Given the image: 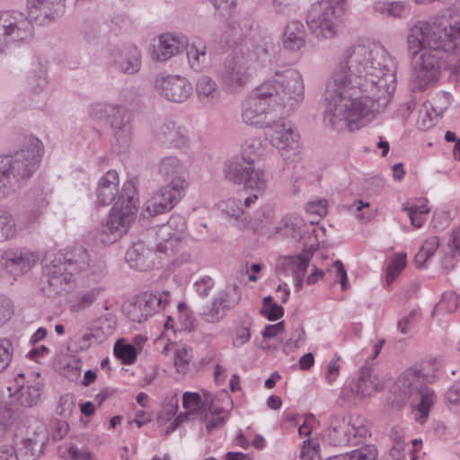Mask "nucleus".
Here are the masks:
<instances>
[{"label": "nucleus", "instance_id": "nucleus-8", "mask_svg": "<svg viewBox=\"0 0 460 460\" xmlns=\"http://www.w3.org/2000/svg\"><path fill=\"white\" fill-rule=\"evenodd\" d=\"M185 171L183 163L176 156H166L160 160L158 174L168 183L146 203L142 213L145 217L168 212L182 199L186 186Z\"/></svg>", "mask_w": 460, "mask_h": 460}, {"label": "nucleus", "instance_id": "nucleus-28", "mask_svg": "<svg viewBox=\"0 0 460 460\" xmlns=\"http://www.w3.org/2000/svg\"><path fill=\"white\" fill-rule=\"evenodd\" d=\"M63 256L72 278L75 274L86 271L89 267L90 256L87 250L83 246L69 249L63 253Z\"/></svg>", "mask_w": 460, "mask_h": 460}, {"label": "nucleus", "instance_id": "nucleus-58", "mask_svg": "<svg viewBox=\"0 0 460 460\" xmlns=\"http://www.w3.org/2000/svg\"><path fill=\"white\" fill-rule=\"evenodd\" d=\"M353 207H355L358 211L356 217L359 219L369 221L375 217L376 213L372 208H370V204L368 202L358 200L353 203Z\"/></svg>", "mask_w": 460, "mask_h": 460}, {"label": "nucleus", "instance_id": "nucleus-43", "mask_svg": "<svg viewBox=\"0 0 460 460\" xmlns=\"http://www.w3.org/2000/svg\"><path fill=\"white\" fill-rule=\"evenodd\" d=\"M192 358V349L186 345L177 347L174 351V366L176 371L185 375L189 371V365Z\"/></svg>", "mask_w": 460, "mask_h": 460}, {"label": "nucleus", "instance_id": "nucleus-39", "mask_svg": "<svg viewBox=\"0 0 460 460\" xmlns=\"http://www.w3.org/2000/svg\"><path fill=\"white\" fill-rule=\"evenodd\" d=\"M186 229V222L183 217L180 215H172L166 224H163L158 227L159 235L164 239L168 234H175L183 237Z\"/></svg>", "mask_w": 460, "mask_h": 460}, {"label": "nucleus", "instance_id": "nucleus-7", "mask_svg": "<svg viewBox=\"0 0 460 460\" xmlns=\"http://www.w3.org/2000/svg\"><path fill=\"white\" fill-rule=\"evenodd\" d=\"M426 376L420 370L411 367L404 371L390 387L387 402L391 408L399 411L408 402L427 419L430 408L436 402L432 389L425 385Z\"/></svg>", "mask_w": 460, "mask_h": 460}, {"label": "nucleus", "instance_id": "nucleus-54", "mask_svg": "<svg viewBox=\"0 0 460 460\" xmlns=\"http://www.w3.org/2000/svg\"><path fill=\"white\" fill-rule=\"evenodd\" d=\"M86 270L88 271L89 279L93 282H99L107 273L106 266L104 262L101 261L93 262V264L89 263V267Z\"/></svg>", "mask_w": 460, "mask_h": 460}, {"label": "nucleus", "instance_id": "nucleus-16", "mask_svg": "<svg viewBox=\"0 0 460 460\" xmlns=\"http://www.w3.org/2000/svg\"><path fill=\"white\" fill-rule=\"evenodd\" d=\"M277 121V119L275 120ZM272 134L270 135V143L276 147L285 161L295 162L299 152L298 132L289 123H276Z\"/></svg>", "mask_w": 460, "mask_h": 460}, {"label": "nucleus", "instance_id": "nucleus-59", "mask_svg": "<svg viewBox=\"0 0 460 460\" xmlns=\"http://www.w3.org/2000/svg\"><path fill=\"white\" fill-rule=\"evenodd\" d=\"M51 438L55 441L62 439L69 430V425L66 420H56L51 425Z\"/></svg>", "mask_w": 460, "mask_h": 460}, {"label": "nucleus", "instance_id": "nucleus-35", "mask_svg": "<svg viewBox=\"0 0 460 460\" xmlns=\"http://www.w3.org/2000/svg\"><path fill=\"white\" fill-rule=\"evenodd\" d=\"M155 234L157 241L155 252L164 254L165 257L170 258L181 250L183 237L175 234H168L164 239H162L159 235V230L156 231Z\"/></svg>", "mask_w": 460, "mask_h": 460}, {"label": "nucleus", "instance_id": "nucleus-40", "mask_svg": "<svg viewBox=\"0 0 460 460\" xmlns=\"http://www.w3.org/2000/svg\"><path fill=\"white\" fill-rule=\"evenodd\" d=\"M377 449L373 445H366L350 453L332 456L327 460H376Z\"/></svg>", "mask_w": 460, "mask_h": 460}, {"label": "nucleus", "instance_id": "nucleus-22", "mask_svg": "<svg viewBox=\"0 0 460 460\" xmlns=\"http://www.w3.org/2000/svg\"><path fill=\"white\" fill-rule=\"evenodd\" d=\"M96 202L102 206L111 205L119 195V175L110 170L99 180L95 190Z\"/></svg>", "mask_w": 460, "mask_h": 460}, {"label": "nucleus", "instance_id": "nucleus-56", "mask_svg": "<svg viewBox=\"0 0 460 460\" xmlns=\"http://www.w3.org/2000/svg\"><path fill=\"white\" fill-rule=\"evenodd\" d=\"M215 282L209 276H204L194 283V288L197 293L201 297H207L210 290L214 288Z\"/></svg>", "mask_w": 460, "mask_h": 460}, {"label": "nucleus", "instance_id": "nucleus-41", "mask_svg": "<svg viewBox=\"0 0 460 460\" xmlns=\"http://www.w3.org/2000/svg\"><path fill=\"white\" fill-rule=\"evenodd\" d=\"M115 357L125 365L133 364L137 358V351L134 345L119 340L113 348Z\"/></svg>", "mask_w": 460, "mask_h": 460}, {"label": "nucleus", "instance_id": "nucleus-30", "mask_svg": "<svg viewBox=\"0 0 460 460\" xmlns=\"http://www.w3.org/2000/svg\"><path fill=\"white\" fill-rule=\"evenodd\" d=\"M47 70L42 66H39L31 71L27 77V88L31 97L40 96L48 87Z\"/></svg>", "mask_w": 460, "mask_h": 460}, {"label": "nucleus", "instance_id": "nucleus-48", "mask_svg": "<svg viewBox=\"0 0 460 460\" xmlns=\"http://www.w3.org/2000/svg\"><path fill=\"white\" fill-rule=\"evenodd\" d=\"M13 354V346L10 340L0 338V373L9 366Z\"/></svg>", "mask_w": 460, "mask_h": 460}, {"label": "nucleus", "instance_id": "nucleus-18", "mask_svg": "<svg viewBox=\"0 0 460 460\" xmlns=\"http://www.w3.org/2000/svg\"><path fill=\"white\" fill-rule=\"evenodd\" d=\"M153 136L158 143L169 148H182L189 141L187 129L172 120L156 125Z\"/></svg>", "mask_w": 460, "mask_h": 460}, {"label": "nucleus", "instance_id": "nucleus-27", "mask_svg": "<svg viewBox=\"0 0 460 460\" xmlns=\"http://www.w3.org/2000/svg\"><path fill=\"white\" fill-rule=\"evenodd\" d=\"M310 257L309 254H299L296 256L285 257L282 261V266L287 271L293 274L296 279V287L297 288H302L303 278L309 266Z\"/></svg>", "mask_w": 460, "mask_h": 460}, {"label": "nucleus", "instance_id": "nucleus-63", "mask_svg": "<svg viewBox=\"0 0 460 460\" xmlns=\"http://www.w3.org/2000/svg\"><path fill=\"white\" fill-rule=\"evenodd\" d=\"M26 199L32 210L39 209L47 205V201L40 191L28 193Z\"/></svg>", "mask_w": 460, "mask_h": 460}, {"label": "nucleus", "instance_id": "nucleus-44", "mask_svg": "<svg viewBox=\"0 0 460 460\" xmlns=\"http://www.w3.org/2000/svg\"><path fill=\"white\" fill-rule=\"evenodd\" d=\"M226 314L227 311L214 297L211 305L203 308L202 312H200V317L207 323H217L223 320Z\"/></svg>", "mask_w": 460, "mask_h": 460}, {"label": "nucleus", "instance_id": "nucleus-6", "mask_svg": "<svg viewBox=\"0 0 460 460\" xmlns=\"http://www.w3.org/2000/svg\"><path fill=\"white\" fill-rule=\"evenodd\" d=\"M43 153L41 141L29 136L12 155H0V200L21 189L38 168Z\"/></svg>", "mask_w": 460, "mask_h": 460}, {"label": "nucleus", "instance_id": "nucleus-37", "mask_svg": "<svg viewBox=\"0 0 460 460\" xmlns=\"http://www.w3.org/2000/svg\"><path fill=\"white\" fill-rule=\"evenodd\" d=\"M374 11L384 16L402 18L405 15L406 5L403 2L378 1L374 4Z\"/></svg>", "mask_w": 460, "mask_h": 460}, {"label": "nucleus", "instance_id": "nucleus-61", "mask_svg": "<svg viewBox=\"0 0 460 460\" xmlns=\"http://www.w3.org/2000/svg\"><path fill=\"white\" fill-rule=\"evenodd\" d=\"M305 210L308 213L323 217L327 214V200L325 199H320L315 201H310L306 203Z\"/></svg>", "mask_w": 460, "mask_h": 460}, {"label": "nucleus", "instance_id": "nucleus-11", "mask_svg": "<svg viewBox=\"0 0 460 460\" xmlns=\"http://www.w3.org/2000/svg\"><path fill=\"white\" fill-rule=\"evenodd\" d=\"M345 10L343 5L336 6L330 0H320L314 3L306 15V23L311 33L316 38L332 39L334 37Z\"/></svg>", "mask_w": 460, "mask_h": 460}, {"label": "nucleus", "instance_id": "nucleus-49", "mask_svg": "<svg viewBox=\"0 0 460 460\" xmlns=\"http://www.w3.org/2000/svg\"><path fill=\"white\" fill-rule=\"evenodd\" d=\"M406 266V255L398 254L390 263L386 271V281L391 283Z\"/></svg>", "mask_w": 460, "mask_h": 460}, {"label": "nucleus", "instance_id": "nucleus-20", "mask_svg": "<svg viewBox=\"0 0 460 460\" xmlns=\"http://www.w3.org/2000/svg\"><path fill=\"white\" fill-rule=\"evenodd\" d=\"M155 256V252L139 242L134 243L127 251L125 259L131 268L140 271H146L154 267Z\"/></svg>", "mask_w": 460, "mask_h": 460}, {"label": "nucleus", "instance_id": "nucleus-2", "mask_svg": "<svg viewBox=\"0 0 460 460\" xmlns=\"http://www.w3.org/2000/svg\"><path fill=\"white\" fill-rule=\"evenodd\" d=\"M407 43L412 58L420 54L413 66L411 91L424 92L437 84L442 70L460 66V18L450 15L438 23L418 21Z\"/></svg>", "mask_w": 460, "mask_h": 460}, {"label": "nucleus", "instance_id": "nucleus-52", "mask_svg": "<svg viewBox=\"0 0 460 460\" xmlns=\"http://www.w3.org/2000/svg\"><path fill=\"white\" fill-rule=\"evenodd\" d=\"M213 6L216 9V12L225 17L227 18L231 16L233 13L235 6L236 2L235 0H209Z\"/></svg>", "mask_w": 460, "mask_h": 460}, {"label": "nucleus", "instance_id": "nucleus-4", "mask_svg": "<svg viewBox=\"0 0 460 460\" xmlns=\"http://www.w3.org/2000/svg\"><path fill=\"white\" fill-rule=\"evenodd\" d=\"M66 0H27L28 15L19 11L0 13V55L29 43L34 35L32 21L48 25L65 13Z\"/></svg>", "mask_w": 460, "mask_h": 460}, {"label": "nucleus", "instance_id": "nucleus-60", "mask_svg": "<svg viewBox=\"0 0 460 460\" xmlns=\"http://www.w3.org/2000/svg\"><path fill=\"white\" fill-rule=\"evenodd\" d=\"M260 314L266 317L269 321H276L284 315V308L278 305H270V306L261 307Z\"/></svg>", "mask_w": 460, "mask_h": 460}, {"label": "nucleus", "instance_id": "nucleus-42", "mask_svg": "<svg viewBox=\"0 0 460 460\" xmlns=\"http://www.w3.org/2000/svg\"><path fill=\"white\" fill-rule=\"evenodd\" d=\"M458 305H459L458 296L453 291L445 292L442 295L440 301L436 304V305L432 311V315H434L435 313H438V314L453 313L456 310Z\"/></svg>", "mask_w": 460, "mask_h": 460}, {"label": "nucleus", "instance_id": "nucleus-51", "mask_svg": "<svg viewBox=\"0 0 460 460\" xmlns=\"http://www.w3.org/2000/svg\"><path fill=\"white\" fill-rule=\"evenodd\" d=\"M182 405L186 410L196 407L197 413L206 410L199 393L185 392L182 395Z\"/></svg>", "mask_w": 460, "mask_h": 460}, {"label": "nucleus", "instance_id": "nucleus-15", "mask_svg": "<svg viewBox=\"0 0 460 460\" xmlns=\"http://www.w3.org/2000/svg\"><path fill=\"white\" fill-rule=\"evenodd\" d=\"M39 260L40 256L36 252L22 247L8 248L0 257L2 268L13 279L29 272Z\"/></svg>", "mask_w": 460, "mask_h": 460}, {"label": "nucleus", "instance_id": "nucleus-19", "mask_svg": "<svg viewBox=\"0 0 460 460\" xmlns=\"http://www.w3.org/2000/svg\"><path fill=\"white\" fill-rule=\"evenodd\" d=\"M111 66L119 72L134 75L141 68V53L137 48L115 51L112 54Z\"/></svg>", "mask_w": 460, "mask_h": 460}, {"label": "nucleus", "instance_id": "nucleus-32", "mask_svg": "<svg viewBox=\"0 0 460 460\" xmlns=\"http://www.w3.org/2000/svg\"><path fill=\"white\" fill-rule=\"evenodd\" d=\"M45 446V438H27L24 439L21 447L15 449L17 460H36L42 453Z\"/></svg>", "mask_w": 460, "mask_h": 460}, {"label": "nucleus", "instance_id": "nucleus-25", "mask_svg": "<svg viewBox=\"0 0 460 460\" xmlns=\"http://www.w3.org/2000/svg\"><path fill=\"white\" fill-rule=\"evenodd\" d=\"M185 49L189 64L193 70L201 72L210 66L207 46L201 40H195L191 44L186 45Z\"/></svg>", "mask_w": 460, "mask_h": 460}, {"label": "nucleus", "instance_id": "nucleus-62", "mask_svg": "<svg viewBox=\"0 0 460 460\" xmlns=\"http://www.w3.org/2000/svg\"><path fill=\"white\" fill-rule=\"evenodd\" d=\"M305 341V331L301 325H298L291 334V337L286 341V346L289 349L298 348Z\"/></svg>", "mask_w": 460, "mask_h": 460}, {"label": "nucleus", "instance_id": "nucleus-21", "mask_svg": "<svg viewBox=\"0 0 460 460\" xmlns=\"http://www.w3.org/2000/svg\"><path fill=\"white\" fill-rule=\"evenodd\" d=\"M218 82L208 75H199L195 83L196 95L203 105L211 106L217 102L221 97V89Z\"/></svg>", "mask_w": 460, "mask_h": 460}, {"label": "nucleus", "instance_id": "nucleus-1", "mask_svg": "<svg viewBox=\"0 0 460 460\" xmlns=\"http://www.w3.org/2000/svg\"><path fill=\"white\" fill-rule=\"evenodd\" d=\"M396 64L380 44L347 48L323 93V122L354 131L383 112L396 87Z\"/></svg>", "mask_w": 460, "mask_h": 460}, {"label": "nucleus", "instance_id": "nucleus-34", "mask_svg": "<svg viewBox=\"0 0 460 460\" xmlns=\"http://www.w3.org/2000/svg\"><path fill=\"white\" fill-rule=\"evenodd\" d=\"M241 158L246 160L252 165L256 159L261 158L266 153V142L260 137L246 140L242 146Z\"/></svg>", "mask_w": 460, "mask_h": 460}, {"label": "nucleus", "instance_id": "nucleus-17", "mask_svg": "<svg viewBox=\"0 0 460 460\" xmlns=\"http://www.w3.org/2000/svg\"><path fill=\"white\" fill-rule=\"evenodd\" d=\"M155 85L158 93L173 102H183L192 94V85L181 75H162L155 77Z\"/></svg>", "mask_w": 460, "mask_h": 460}, {"label": "nucleus", "instance_id": "nucleus-31", "mask_svg": "<svg viewBox=\"0 0 460 460\" xmlns=\"http://www.w3.org/2000/svg\"><path fill=\"white\" fill-rule=\"evenodd\" d=\"M16 384V394L19 404L26 408L36 406L40 399V385L38 383L37 385L24 386L20 385L17 379Z\"/></svg>", "mask_w": 460, "mask_h": 460}, {"label": "nucleus", "instance_id": "nucleus-3", "mask_svg": "<svg viewBox=\"0 0 460 460\" xmlns=\"http://www.w3.org/2000/svg\"><path fill=\"white\" fill-rule=\"evenodd\" d=\"M275 75L278 79L261 84L243 102L244 123L270 128L276 119L290 115L304 100V82L297 70H277Z\"/></svg>", "mask_w": 460, "mask_h": 460}, {"label": "nucleus", "instance_id": "nucleus-24", "mask_svg": "<svg viewBox=\"0 0 460 460\" xmlns=\"http://www.w3.org/2000/svg\"><path fill=\"white\" fill-rule=\"evenodd\" d=\"M282 43L286 49L298 51L305 46L306 31L305 25L300 21L289 22L284 29Z\"/></svg>", "mask_w": 460, "mask_h": 460}, {"label": "nucleus", "instance_id": "nucleus-55", "mask_svg": "<svg viewBox=\"0 0 460 460\" xmlns=\"http://www.w3.org/2000/svg\"><path fill=\"white\" fill-rule=\"evenodd\" d=\"M13 313V305L9 297L0 294V325L6 323Z\"/></svg>", "mask_w": 460, "mask_h": 460}, {"label": "nucleus", "instance_id": "nucleus-64", "mask_svg": "<svg viewBox=\"0 0 460 460\" xmlns=\"http://www.w3.org/2000/svg\"><path fill=\"white\" fill-rule=\"evenodd\" d=\"M445 399L448 403L460 402V380L452 385L445 394Z\"/></svg>", "mask_w": 460, "mask_h": 460}, {"label": "nucleus", "instance_id": "nucleus-36", "mask_svg": "<svg viewBox=\"0 0 460 460\" xmlns=\"http://www.w3.org/2000/svg\"><path fill=\"white\" fill-rule=\"evenodd\" d=\"M215 298L218 304L228 312L231 308L239 304L241 300V289L236 284L228 286L226 289L218 292Z\"/></svg>", "mask_w": 460, "mask_h": 460}, {"label": "nucleus", "instance_id": "nucleus-9", "mask_svg": "<svg viewBox=\"0 0 460 460\" xmlns=\"http://www.w3.org/2000/svg\"><path fill=\"white\" fill-rule=\"evenodd\" d=\"M138 196L134 181H127L118 195V200L111 208L105 223H102L96 238L104 244H111L122 237L135 221Z\"/></svg>", "mask_w": 460, "mask_h": 460}, {"label": "nucleus", "instance_id": "nucleus-46", "mask_svg": "<svg viewBox=\"0 0 460 460\" xmlns=\"http://www.w3.org/2000/svg\"><path fill=\"white\" fill-rule=\"evenodd\" d=\"M60 455L66 459L71 460H92L93 454L87 449L78 447L75 444H70L60 448Z\"/></svg>", "mask_w": 460, "mask_h": 460}, {"label": "nucleus", "instance_id": "nucleus-13", "mask_svg": "<svg viewBox=\"0 0 460 460\" xmlns=\"http://www.w3.org/2000/svg\"><path fill=\"white\" fill-rule=\"evenodd\" d=\"M226 178L234 184H243L246 190L263 193L269 179L264 171L253 169L252 164L241 157H234L225 164Z\"/></svg>", "mask_w": 460, "mask_h": 460}, {"label": "nucleus", "instance_id": "nucleus-23", "mask_svg": "<svg viewBox=\"0 0 460 460\" xmlns=\"http://www.w3.org/2000/svg\"><path fill=\"white\" fill-rule=\"evenodd\" d=\"M324 436L328 442L333 446L356 443L352 441L350 421L346 420L343 417H333Z\"/></svg>", "mask_w": 460, "mask_h": 460}, {"label": "nucleus", "instance_id": "nucleus-38", "mask_svg": "<svg viewBox=\"0 0 460 460\" xmlns=\"http://www.w3.org/2000/svg\"><path fill=\"white\" fill-rule=\"evenodd\" d=\"M17 226L11 212L0 209V243H4L15 237Z\"/></svg>", "mask_w": 460, "mask_h": 460}, {"label": "nucleus", "instance_id": "nucleus-57", "mask_svg": "<svg viewBox=\"0 0 460 460\" xmlns=\"http://www.w3.org/2000/svg\"><path fill=\"white\" fill-rule=\"evenodd\" d=\"M75 403L73 397L69 394L61 396L57 407V413L64 418L71 415Z\"/></svg>", "mask_w": 460, "mask_h": 460}, {"label": "nucleus", "instance_id": "nucleus-14", "mask_svg": "<svg viewBox=\"0 0 460 460\" xmlns=\"http://www.w3.org/2000/svg\"><path fill=\"white\" fill-rule=\"evenodd\" d=\"M170 296L169 291H164L159 296L145 292L125 304L123 312L130 321L140 323L146 321L157 308L165 309L170 303Z\"/></svg>", "mask_w": 460, "mask_h": 460}, {"label": "nucleus", "instance_id": "nucleus-10", "mask_svg": "<svg viewBox=\"0 0 460 460\" xmlns=\"http://www.w3.org/2000/svg\"><path fill=\"white\" fill-rule=\"evenodd\" d=\"M93 119L104 121L113 134L116 144L125 148L132 137L131 114L121 105L97 103L89 111Z\"/></svg>", "mask_w": 460, "mask_h": 460}, {"label": "nucleus", "instance_id": "nucleus-47", "mask_svg": "<svg viewBox=\"0 0 460 460\" xmlns=\"http://www.w3.org/2000/svg\"><path fill=\"white\" fill-rule=\"evenodd\" d=\"M326 274L333 277L335 282L338 281L339 279L342 290H346L349 287L347 271L341 260H336L332 266L327 270Z\"/></svg>", "mask_w": 460, "mask_h": 460}, {"label": "nucleus", "instance_id": "nucleus-33", "mask_svg": "<svg viewBox=\"0 0 460 460\" xmlns=\"http://www.w3.org/2000/svg\"><path fill=\"white\" fill-rule=\"evenodd\" d=\"M103 288L95 287L88 290L78 292L70 301V310L78 313L89 308L102 292Z\"/></svg>", "mask_w": 460, "mask_h": 460}, {"label": "nucleus", "instance_id": "nucleus-26", "mask_svg": "<svg viewBox=\"0 0 460 460\" xmlns=\"http://www.w3.org/2000/svg\"><path fill=\"white\" fill-rule=\"evenodd\" d=\"M183 41L172 34H164L159 39V43L155 47L154 56L159 61H166L178 54L185 48Z\"/></svg>", "mask_w": 460, "mask_h": 460}, {"label": "nucleus", "instance_id": "nucleus-29", "mask_svg": "<svg viewBox=\"0 0 460 460\" xmlns=\"http://www.w3.org/2000/svg\"><path fill=\"white\" fill-rule=\"evenodd\" d=\"M376 389L377 385L372 378V367L367 363L360 368L358 378L351 387V391L355 394L366 397L369 396Z\"/></svg>", "mask_w": 460, "mask_h": 460}, {"label": "nucleus", "instance_id": "nucleus-53", "mask_svg": "<svg viewBox=\"0 0 460 460\" xmlns=\"http://www.w3.org/2000/svg\"><path fill=\"white\" fill-rule=\"evenodd\" d=\"M350 430H351V437L352 441L358 437V438H366L368 435V427L365 423V420L360 417H356L354 419H351L350 420Z\"/></svg>", "mask_w": 460, "mask_h": 460}, {"label": "nucleus", "instance_id": "nucleus-45", "mask_svg": "<svg viewBox=\"0 0 460 460\" xmlns=\"http://www.w3.org/2000/svg\"><path fill=\"white\" fill-rule=\"evenodd\" d=\"M442 251L445 253L442 264L447 268V261L451 258L460 255V229H456L451 233L447 248H442Z\"/></svg>", "mask_w": 460, "mask_h": 460}, {"label": "nucleus", "instance_id": "nucleus-12", "mask_svg": "<svg viewBox=\"0 0 460 460\" xmlns=\"http://www.w3.org/2000/svg\"><path fill=\"white\" fill-rule=\"evenodd\" d=\"M41 264L48 296L61 295L74 288V278L67 269L63 252L53 250L46 252Z\"/></svg>", "mask_w": 460, "mask_h": 460}, {"label": "nucleus", "instance_id": "nucleus-50", "mask_svg": "<svg viewBox=\"0 0 460 460\" xmlns=\"http://www.w3.org/2000/svg\"><path fill=\"white\" fill-rule=\"evenodd\" d=\"M222 210L230 217L239 218L244 215L242 200L229 199L221 204Z\"/></svg>", "mask_w": 460, "mask_h": 460}, {"label": "nucleus", "instance_id": "nucleus-5", "mask_svg": "<svg viewBox=\"0 0 460 460\" xmlns=\"http://www.w3.org/2000/svg\"><path fill=\"white\" fill-rule=\"evenodd\" d=\"M274 44L261 39L251 48L241 43L225 58L217 70L222 89L230 94L243 92L252 82L258 67L268 66L272 59Z\"/></svg>", "mask_w": 460, "mask_h": 460}]
</instances>
